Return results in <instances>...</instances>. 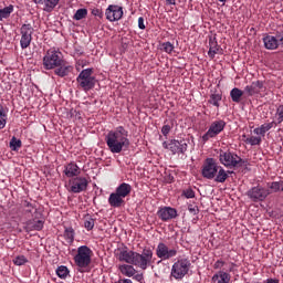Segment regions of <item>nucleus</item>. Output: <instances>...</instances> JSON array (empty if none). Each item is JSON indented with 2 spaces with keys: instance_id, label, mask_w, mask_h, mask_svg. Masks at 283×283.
Returning a JSON list of instances; mask_svg holds the SVG:
<instances>
[{
  "instance_id": "nucleus-50",
  "label": "nucleus",
  "mask_w": 283,
  "mask_h": 283,
  "mask_svg": "<svg viewBox=\"0 0 283 283\" xmlns=\"http://www.w3.org/2000/svg\"><path fill=\"white\" fill-rule=\"evenodd\" d=\"M226 265V262L221 261V260H218L214 265H213V269L218 270V269H222V266Z\"/></svg>"
},
{
  "instance_id": "nucleus-12",
  "label": "nucleus",
  "mask_w": 283,
  "mask_h": 283,
  "mask_svg": "<svg viewBox=\"0 0 283 283\" xmlns=\"http://www.w3.org/2000/svg\"><path fill=\"white\" fill-rule=\"evenodd\" d=\"M271 195V190L262 187V186H253L249 191H248V197L251 199L253 202H262L264 201L268 196Z\"/></svg>"
},
{
  "instance_id": "nucleus-38",
  "label": "nucleus",
  "mask_w": 283,
  "mask_h": 283,
  "mask_svg": "<svg viewBox=\"0 0 283 283\" xmlns=\"http://www.w3.org/2000/svg\"><path fill=\"white\" fill-rule=\"evenodd\" d=\"M22 147V140L17 139L15 137H12L10 140V148L12 151H18Z\"/></svg>"
},
{
  "instance_id": "nucleus-11",
  "label": "nucleus",
  "mask_w": 283,
  "mask_h": 283,
  "mask_svg": "<svg viewBox=\"0 0 283 283\" xmlns=\"http://www.w3.org/2000/svg\"><path fill=\"white\" fill-rule=\"evenodd\" d=\"M34 29L32 28L31 23H24L20 28V46L21 50H27L32 43V34Z\"/></svg>"
},
{
  "instance_id": "nucleus-49",
  "label": "nucleus",
  "mask_w": 283,
  "mask_h": 283,
  "mask_svg": "<svg viewBox=\"0 0 283 283\" xmlns=\"http://www.w3.org/2000/svg\"><path fill=\"white\" fill-rule=\"evenodd\" d=\"M8 116L0 117V129H4L7 125Z\"/></svg>"
},
{
  "instance_id": "nucleus-24",
  "label": "nucleus",
  "mask_w": 283,
  "mask_h": 283,
  "mask_svg": "<svg viewBox=\"0 0 283 283\" xmlns=\"http://www.w3.org/2000/svg\"><path fill=\"white\" fill-rule=\"evenodd\" d=\"M118 271L125 277H134L137 274V270L133 266V264L118 265Z\"/></svg>"
},
{
  "instance_id": "nucleus-26",
  "label": "nucleus",
  "mask_w": 283,
  "mask_h": 283,
  "mask_svg": "<svg viewBox=\"0 0 283 283\" xmlns=\"http://www.w3.org/2000/svg\"><path fill=\"white\" fill-rule=\"evenodd\" d=\"M274 125L276 126L279 124H276L275 122L262 124L260 127L253 129V134L256 136L264 137L266 132L271 130L274 127Z\"/></svg>"
},
{
  "instance_id": "nucleus-52",
  "label": "nucleus",
  "mask_w": 283,
  "mask_h": 283,
  "mask_svg": "<svg viewBox=\"0 0 283 283\" xmlns=\"http://www.w3.org/2000/svg\"><path fill=\"white\" fill-rule=\"evenodd\" d=\"M263 283H280V280H276V279H268V280L263 281Z\"/></svg>"
},
{
  "instance_id": "nucleus-5",
  "label": "nucleus",
  "mask_w": 283,
  "mask_h": 283,
  "mask_svg": "<svg viewBox=\"0 0 283 283\" xmlns=\"http://www.w3.org/2000/svg\"><path fill=\"white\" fill-rule=\"evenodd\" d=\"M218 160H220V164L223 167L229 169L239 168L245 164V160H243L239 155H237L234 151H231L230 149L220 150Z\"/></svg>"
},
{
  "instance_id": "nucleus-2",
  "label": "nucleus",
  "mask_w": 283,
  "mask_h": 283,
  "mask_svg": "<svg viewBox=\"0 0 283 283\" xmlns=\"http://www.w3.org/2000/svg\"><path fill=\"white\" fill-rule=\"evenodd\" d=\"M129 132L124 126H117L114 130H109L105 137L108 150L113 154H120L124 148L128 149L130 140Z\"/></svg>"
},
{
  "instance_id": "nucleus-13",
  "label": "nucleus",
  "mask_w": 283,
  "mask_h": 283,
  "mask_svg": "<svg viewBox=\"0 0 283 283\" xmlns=\"http://www.w3.org/2000/svg\"><path fill=\"white\" fill-rule=\"evenodd\" d=\"M135 255L136 251L129 250L127 247L115 250V258L118 260V262H125L132 265Z\"/></svg>"
},
{
  "instance_id": "nucleus-3",
  "label": "nucleus",
  "mask_w": 283,
  "mask_h": 283,
  "mask_svg": "<svg viewBox=\"0 0 283 283\" xmlns=\"http://www.w3.org/2000/svg\"><path fill=\"white\" fill-rule=\"evenodd\" d=\"M231 171H227L222 168L214 158H207L202 165V176L207 180H213L214 182H227Z\"/></svg>"
},
{
  "instance_id": "nucleus-30",
  "label": "nucleus",
  "mask_w": 283,
  "mask_h": 283,
  "mask_svg": "<svg viewBox=\"0 0 283 283\" xmlns=\"http://www.w3.org/2000/svg\"><path fill=\"white\" fill-rule=\"evenodd\" d=\"M268 188L271 193L281 192L283 191V180L269 182Z\"/></svg>"
},
{
  "instance_id": "nucleus-28",
  "label": "nucleus",
  "mask_w": 283,
  "mask_h": 283,
  "mask_svg": "<svg viewBox=\"0 0 283 283\" xmlns=\"http://www.w3.org/2000/svg\"><path fill=\"white\" fill-rule=\"evenodd\" d=\"M263 44L266 50H276L280 44H277L276 39L272 35H266L262 39Z\"/></svg>"
},
{
  "instance_id": "nucleus-35",
  "label": "nucleus",
  "mask_w": 283,
  "mask_h": 283,
  "mask_svg": "<svg viewBox=\"0 0 283 283\" xmlns=\"http://www.w3.org/2000/svg\"><path fill=\"white\" fill-rule=\"evenodd\" d=\"M87 13H88L87 9L81 8L77 11H75V13L73 15V20L80 21V20L86 19Z\"/></svg>"
},
{
  "instance_id": "nucleus-43",
  "label": "nucleus",
  "mask_w": 283,
  "mask_h": 283,
  "mask_svg": "<svg viewBox=\"0 0 283 283\" xmlns=\"http://www.w3.org/2000/svg\"><path fill=\"white\" fill-rule=\"evenodd\" d=\"M181 196H184L186 199H193L195 198V191L192 188H187L181 192Z\"/></svg>"
},
{
  "instance_id": "nucleus-19",
  "label": "nucleus",
  "mask_w": 283,
  "mask_h": 283,
  "mask_svg": "<svg viewBox=\"0 0 283 283\" xmlns=\"http://www.w3.org/2000/svg\"><path fill=\"white\" fill-rule=\"evenodd\" d=\"M44 228L43 220H36V217L27 221L24 230L27 232L42 231Z\"/></svg>"
},
{
  "instance_id": "nucleus-16",
  "label": "nucleus",
  "mask_w": 283,
  "mask_h": 283,
  "mask_svg": "<svg viewBox=\"0 0 283 283\" xmlns=\"http://www.w3.org/2000/svg\"><path fill=\"white\" fill-rule=\"evenodd\" d=\"M166 148L169 149L172 155L185 154L187 151L188 145L185 140L171 139Z\"/></svg>"
},
{
  "instance_id": "nucleus-46",
  "label": "nucleus",
  "mask_w": 283,
  "mask_h": 283,
  "mask_svg": "<svg viewBox=\"0 0 283 283\" xmlns=\"http://www.w3.org/2000/svg\"><path fill=\"white\" fill-rule=\"evenodd\" d=\"M172 125L171 124H164L161 128L163 136H168V134L171 132Z\"/></svg>"
},
{
  "instance_id": "nucleus-36",
  "label": "nucleus",
  "mask_w": 283,
  "mask_h": 283,
  "mask_svg": "<svg viewBox=\"0 0 283 283\" xmlns=\"http://www.w3.org/2000/svg\"><path fill=\"white\" fill-rule=\"evenodd\" d=\"M221 99H222V95L221 94H212L209 97L208 103L213 105V106H216V107H219Z\"/></svg>"
},
{
  "instance_id": "nucleus-55",
  "label": "nucleus",
  "mask_w": 283,
  "mask_h": 283,
  "mask_svg": "<svg viewBox=\"0 0 283 283\" xmlns=\"http://www.w3.org/2000/svg\"><path fill=\"white\" fill-rule=\"evenodd\" d=\"M168 4H176V0H166Z\"/></svg>"
},
{
  "instance_id": "nucleus-39",
  "label": "nucleus",
  "mask_w": 283,
  "mask_h": 283,
  "mask_svg": "<svg viewBox=\"0 0 283 283\" xmlns=\"http://www.w3.org/2000/svg\"><path fill=\"white\" fill-rule=\"evenodd\" d=\"M247 145L256 146L262 144V137L251 136L244 140Z\"/></svg>"
},
{
  "instance_id": "nucleus-58",
  "label": "nucleus",
  "mask_w": 283,
  "mask_h": 283,
  "mask_svg": "<svg viewBox=\"0 0 283 283\" xmlns=\"http://www.w3.org/2000/svg\"><path fill=\"white\" fill-rule=\"evenodd\" d=\"M281 12L283 13V9H281Z\"/></svg>"
},
{
  "instance_id": "nucleus-14",
  "label": "nucleus",
  "mask_w": 283,
  "mask_h": 283,
  "mask_svg": "<svg viewBox=\"0 0 283 283\" xmlns=\"http://www.w3.org/2000/svg\"><path fill=\"white\" fill-rule=\"evenodd\" d=\"M88 180L84 177H76L70 180V191L80 193L87 190Z\"/></svg>"
},
{
  "instance_id": "nucleus-23",
  "label": "nucleus",
  "mask_w": 283,
  "mask_h": 283,
  "mask_svg": "<svg viewBox=\"0 0 283 283\" xmlns=\"http://www.w3.org/2000/svg\"><path fill=\"white\" fill-rule=\"evenodd\" d=\"M119 197H123L124 199L126 197H129L132 193V186L129 184L123 182L122 185L116 187L115 192H113Z\"/></svg>"
},
{
  "instance_id": "nucleus-21",
  "label": "nucleus",
  "mask_w": 283,
  "mask_h": 283,
  "mask_svg": "<svg viewBox=\"0 0 283 283\" xmlns=\"http://www.w3.org/2000/svg\"><path fill=\"white\" fill-rule=\"evenodd\" d=\"M64 176L69 178H76L81 175V169L75 163L66 164L63 170Z\"/></svg>"
},
{
  "instance_id": "nucleus-41",
  "label": "nucleus",
  "mask_w": 283,
  "mask_h": 283,
  "mask_svg": "<svg viewBox=\"0 0 283 283\" xmlns=\"http://www.w3.org/2000/svg\"><path fill=\"white\" fill-rule=\"evenodd\" d=\"M12 262L17 266H22L28 262V260L24 255H19V256L13 258Z\"/></svg>"
},
{
  "instance_id": "nucleus-47",
  "label": "nucleus",
  "mask_w": 283,
  "mask_h": 283,
  "mask_svg": "<svg viewBox=\"0 0 283 283\" xmlns=\"http://www.w3.org/2000/svg\"><path fill=\"white\" fill-rule=\"evenodd\" d=\"M137 24H138V28H139L140 30H145V29H146L145 18L140 17V18L137 20Z\"/></svg>"
},
{
  "instance_id": "nucleus-44",
  "label": "nucleus",
  "mask_w": 283,
  "mask_h": 283,
  "mask_svg": "<svg viewBox=\"0 0 283 283\" xmlns=\"http://www.w3.org/2000/svg\"><path fill=\"white\" fill-rule=\"evenodd\" d=\"M188 211L192 216H198L200 212L199 207L192 203L188 205Z\"/></svg>"
},
{
  "instance_id": "nucleus-1",
  "label": "nucleus",
  "mask_w": 283,
  "mask_h": 283,
  "mask_svg": "<svg viewBox=\"0 0 283 283\" xmlns=\"http://www.w3.org/2000/svg\"><path fill=\"white\" fill-rule=\"evenodd\" d=\"M43 67L46 71L54 70V74L61 78L66 77L73 67L63 60L62 53L57 50H48L43 57Z\"/></svg>"
},
{
  "instance_id": "nucleus-42",
  "label": "nucleus",
  "mask_w": 283,
  "mask_h": 283,
  "mask_svg": "<svg viewBox=\"0 0 283 283\" xmlns=\"http://www.w3.org/2000/svg\"><path fill=\"white\" fill-rule=\"evenodd\" d=\"M161 48L168 54H171L175 50V45L171 42H164Z\"/></svg>"
},
{
  "instance_id": "nucleus-22",
  "label": "nucleus",
  "mask_w": 283,
  "mask_h": 283,
  "mask_svg": "<svg viewBox=\"0 0 283 283\" xmlns=\"http://www.w3.org/2000/svg\"><path fill=\"white\" fill-rule=\"evenodd\" d=\"M125 198L119 196V195H115L114 192L109 195L108 197V205L109 207L113 208H122L125 206Z\"/></svg>"
},
{
  "instance_id": "nucleus-6",
  "label": "nucleus",
  "mask_w": 283,
  "mask_h": 283,
  "mask_svg": "<svg viewBox=\"0 0 283 283\" xmlns=\"http://www.w3.org/2000/svg\"><path fill=\"white\" fill-rule=\"evenodd\" d=\"M192 264L189 258H180L171 265L170 277L182 281L189 274Z\"/></svg>"
},
{
  "instance_id": "nucleus-31",
  "label": "nucleus",
  "mask_w": 283,
  "mask_h": 283,
  "mask_svg": "<svg viewBox=\"0 0 283 283\" xmlns=\"http://www.w3.org/2000/svg\"><path fill=\"white\" fill-rule=\"evenodd\" d=\"M55 274L57 277L66 280L67 277H70V270L66 265H60L56 268Z\"/></svg>"
},
{
  "instance_id": "nucleus-15",
  "label": "nucleus",
  "mask_w": 283,
  "mask_h": 283,
  "mask_svg": "<svg viewBox=\"0 0 283 283\" xmlns=\"http://www.w3.org/2000/svg\"><path fill=\"white\" fill-rule=\"evenodd\" d=\"M123 7L109 4L105 10V17L109 22H116L123 19Z\"/></svg>"
},
{
  "instance_id": "nucleus-57",
  "label": "nucleus",
  "mask_w": 283,
  "mask_h": 283,
  "mask_svg": "<svg viewBox=\"0 0 283 283\" xmlns=\"http://www.w3.org/2000/svg\"><path fill=\"white\" fill-rule=\"evenodd\" d=\"M248 283H250V282H248ZM252 283H263V282H259V281H256V282H252Z\"/></svg>"
},
{
  "instance_id": "nucleus-20",
  "label": "nucleus",
  "mask_w": 283,
  "mask_h": 283,
  "mask_svg": "<svg viewBox=\"0 0 283 283\" xmlns=\"http://www.w3.org/2000/svg\"><path fill=\"white\" fill-rule=\"evenodd\" d=\"M216 54H222V48L218 44L217 38H209V59H214Z\"/></svg>"
},
{
  "instance_id": "nucleus-53",
  "label": "nucleus",
  "mask_w": 283,
  "mask_h": 283,
  "mask_svg": "<svg viewBox=\"0 0 283 283\" xmlns=\"http://www.w3.org/2000/svg\"><path fill=\"white\" fill-rule=\"evenodd\" d=\"M115 283H133V281L128 279H123V280L116 281Z\"/></svg>"
},
{
  "instance_id": "nucleus-54",
  "label": "nucleus",
  "mask_w": 283,
  "mask_h": 283,
  "mask_svg": "<svg viewBox=\"0 0 283 283\" xmlns=\"http://www.w3.org/2000/svg\"><path fill=\"white\" fill-rule=\"evenodd\" d=\"M0 117H8L2 106H0Z\"/></svg>"
},
{
  "instance_id": "nucleus-4",
  "label": "nucleus",
  "mask_w": 283,
  "mask_h": 283,
  "mask_svg": "<svg viewBox=\"0 0 283 283\" xmlns=\"http://www.w3.org/2000/svg\"><path fill=\"white\" fill-rule=\"evenodd\" d=\"M94 252L87 245H82L77 248L73 261L75 266H77L80 272H85L86 269L92 264V258Z\"/></svg>"
},
{
  "instance_id": "nucleus-18",
  "label": "nucleus",
  "mask_w": 283,
  "mask_h": 283,
  "mask_svg": "<svg viewBox=\"0 0 283 283\" xmlns=\"http://www.w3.org/2000/svg\"><path fill=\"white\" fill-rule=\"evenodd\" d=\"M263 88V82L262 81H255L252 82L250 85L244 86V95L248 97H253L254 95L260 93V90Z\"/></svg>"
},
{
  "instance_id": "nucleus-45",
  "label": "nucleus",
  "mask_w": 283,
  "mask_h": 283,
  "mask_svg": "<svg viewBox=\"0 0 283 283\" xmlns=\"http://www.w3.org/2000/svg\"><path fill=\"white\" fill-rule=\"evenodd\" d=\"M91 13H92L93 17H96L98 19H103L104 18L103 10L99 9V8H93Z\"/></svg>"
},
{
  "instance_id": "nucleus-33",
  "label": "nucleus",
  "mask_w": 283,
  "mask_h": 283,
  "mask_svg": "<svg viewBox=\"0 0 283 283\" xmlns=\"http://www.w3.org/2000/svg\"><path fill=\"white\" fill-rule=\"evenodd\" d=\"M64 239L66 240V242H69L70 244L74 243V239H75V230L72 227H66L64 230Z\"/></svg>"
},
{
  "instance_id": "nucleus-40",
  "label": "nucleus",
  "mask_w": 283,
  "mask_h": 283,
  "mask_svg": "<svg viewBox=\"0 0 283 283\" xmlns=\"http://www.w3.org/2000/svg\"><path fill=\"white\" fill-rule=\"evenodd\" d=\"M276 124L281 125L283 123V105H279L275 113Z\"/></svg>"
},
{
  "instance_id": "nucleus-9",
  "label": "nucleus",
  "mask_w": 283,
  "mask_h": 283,
  "mask_svg": "<svg viewBox=\"0 0 283 283\" xmlns=\"http://www.w3.org/2000/svg\"><path fill=\"white\" fill-rule=\"evenodd\" d=\"M227 127V122L223 119H216L210 125L208 130L202 136V143H208L211 138L219 136Z\"/></svg>"
},
{
  "instance_id": "nucleus-51",
  "label": "nucleus",
  "mask_w": 283,
  "mask_h": 283,
  "mask_svg": "<svg viewBox=\"0 0 283 283\" xmlns=\"http://www.w3.org/2000/svg\"><path fill=\"white\" fill-rule=\"evenodd\" d=\"M135 281L140 282L143 280V274H135L132 276Z\"/></svg>"
},
{
  "instance_id": "nucleus-27",
  "label": "nucleus",
  "mask_w": 283,
  "mask_h": 283,
  "mask_svg": "<svg viewBox=\"0 0 283 283\" xmlns=\"http://www.w3.org/2000/svg\"><path fill=\"white\" fill-rule=\"evenodd\" d=\"M231 281V275L228 272H217L212 276V282L213 283H230Z\"/></svg>"
},
{
  "instance_id": "nucleus-48",
  "label": "nucleus",
  "mask_w": 283,
  "mask_h": 283,
  "mask_svg": "<svg viewBox=\"0 0 283 283\" xmlns=\"http://www.w3.org/2000/svg\"><path fill=\"white\" fill-rule=\"evenodd\" d=\"M274 38L279 45H283V32L277 33Z\"/></svg>"
},
{
  "instance_id": "nucleus-29",
  "label": "nucleus",
  "mask_w": 283,
  "mask_h": 283,
  "mask_svg": "<svg viewBox=\"0 0 283 283\" xmlns=\"http://www.w3.org/2000/svg\"><path fill=\"white\" fill-rule=\"evenodd\" d=\"M244 91H241L238 87H234L230 92V97L233 103L239 104L241 102V97L244 96Z\"/></svg>"
},
{
  "instance_id": "nucleus-17",
  "label": "nucleus",
  "mask_w": 283,
  "mask_h": 283,
  "mask_svg": "<svg viewBox=\"0 0 283 283\" xmlns=\"http://www.w3.org/2000/svg\"><path fill=\"white\" fill-rule=\"evenodd\" d=\"M157 216L163 222H168L176 219L178 213L175 208L164 207L158 210Z\"/></svg>"
},
{
  "instance_id": "nucleus-34",
  "label": "nucleus",
  "mask_w": 283,
  "mask_h": 283,
  "mask_svg": "<svg viewBox=\"0 0 283 283\" xmlns=\"http://www.w3.org/2000/svg\"><path fill=\"white\" fill-rule=\"evenodd\" d=\"M22 207L25 208V213L32 214V211L34 210V213H36V205L35 201H22Z\"/></svg>"
},
{
  "instance_id": "nucleus-56",
  "label": "nucleus",
  "mask_w": 283,
  "mask_h": 283,
  "mask_svg": "<svg viewBox=\"0 0 283 283\" xmlns=\"http://www.w3.org/2000/svg\"><path fill=\"white\" fill-rule=\"evenodd\" d=\"M219 2H221V3H226L227 2V0H218Z\"/></svg>"
},
{
  "instance_id": "nucleus-25",
  "label": "nucleus",
  "mask_w": 283,
  "mask_h": 283,
  "mask_svg": "<svg viewBox=\"0 0 283 283\" xmlns=\"http://www.w3.org/2000/svg\"><path fill=\"white\" fill-rule=\"evenodd\" d=\"M36 4H44V11L52 12L57 4L60 3V0H33Z\"/></svg>"
},
{
  "instance_id": "nucleus-7",
  "label": "nucleus",
  "mask_w": 283,
  "mask_h": 283,
  "mask_svg": "<svg viewBox=\"0 0 283 283\" xmlns=\"http://www.w3.org/2000/svg\"><path fill=\"white\" fill-rule=\"evenodd\" d=\"M94 70L93 69H83L76 81L78 90H83L84 92H88L94 90L96 85V77L93 76Z\"/></svg>"
},
{
  "instance_id": "nucleus-8",
  "label": "nucleus",
  "mask_w": 283,
  "mask_h": 283,
  "mask_svg": "<svg viewBox=\"0 0 283 283\" xmlns=\"http://www.w3.org/2000/svg\"><path fill=\"white\" fill-rule=\"evenodd\" d=\"M154 260V251L151 249H144L142 254L136 252L132 265L142 270H147Z\"/></svg>"
},
{
  "instance_id": "nucleus-37",
  "label": "nucleus",
  "mask_w": 283,
  "mask_h": 283,
  "mask_svg": "<svg viewBox=\"0 0 283 283\" xmlns=\"http://www.w3.org/2000/svg\"><path fill=\"white\" fill-rule=\"evenodd\" d=\"M84 229H86L87 231H93L94 227H95V220L93 217H86L84 218V224H83Z\"/></svg>"
},
{
  "instance_id": "nucleus-10",
  "label": "nucleus",
  "mask_w": 283,
  "mask_h": 283,
  "mask_svg": "<svg viewBox=\"0 0 283 283\" xmlns=\"http://www.w3.org/2000/svg\"><path fill=\"white\" fill-rule=\"evenodd\" d=\"M178 249L179 247L177 243L171 248H168L165 242H159L157 249H155V254H157L158 259L161 261H168L177 256Z\"/></svg>"
},
{
  "instance_id": "nucleus-32",
  "label": "nucleus",
  "mask_w": 283,
  "mask_h": 283,
  "mask_svg": "<svg viewBox=\"0 0 283 283\" xmlns=\"http://www.w3.org/2000/svg\"><path fill=\"white\" fill-rule=\"evenodd\" d=\"M14 11V7L10 4L9 7L0 9V21L3 19H9Z\"/></svg>"
}]
</instances>
